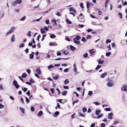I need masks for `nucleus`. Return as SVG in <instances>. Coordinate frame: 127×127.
<instances>
[{
	"label": "nucleus",
	"mask_w": 127,
	"mask_h": 127,
	"mask_svg": "<svg viewBox=\"0 0 127 127\" xmlns=\"http://www.w3.org/2000/svg\"><path fill=\"white\" fill-rule=\"evenodd\" d=\"M73 70L75 75H76L78 74V72L77 70L76 64L75 63L73 65Z\"/></svg>",
	"instance_id": "f257e3e1"
},
{
	"label": "nucleus",
	"mask_w": 127,
	"mask_h": 127,
	"mask_svg": "<svg viewBox=\"0 0 127 127\" xmlns=\"http://www.w3.org/2000/svg\"><path fill=\"white\" fill-rule=\"evenodd\" d=\"M13 84L17 89L19 88L20 87V86L18 84L17 82L15 80L13 81Z\"/></svg>",
	"instance_id": "f03ea898"
},
{
	"label": "nucleus",
	"mask_w": 127,
	"mask_h": 127,
	"mask_svg": "<svg viewBox=\"0 0 127 127\" xmlns=\"http://www.w3.org/2000/svg\"><path fill=\"white\" fill-rule=\"evenodd\" d=\"M121 89L122 91H126L127 90V86L124 85L121 88Z\"/></svg>",
	"instance_id": "7ed1b4c3"
},
{
	"label": "nucleus",
	"mask_w": 127,
	"mask_h": 127,
	"mask_svg": "<svg viewBox=\"0 0 127 127\" xmlns=\"http://www.w3.org/2000/svg\"><path fill=\"white\" fill-rule=\"evenodd\" d=\"M107 86L109 87H111L114 85V84L113 82H108L106 84Z\"/></svg>",
	"instance_id": "20e7f679"
},
{
	"label": "nucleus",
	"mask_w": 127,
	"mask_h": 127,
	"mask_svg": "<svg viewBox=\"0 0 127 127\" xmlns=\"http://www.w3.org/2000/svg\"><path fill=\"white\" fill-rule=\"evenodd\" d=\"M93 4L92 3H89L88 2H87V8H89L90 6H93Z\"/></svg>",
	"instance_id": "39448f33"
},
{
	"label": "nucleus",
	"mask_w": 127,
	"mask_h": 127,
	"mask_svg": "<svg viewBox=\"0 0 127 127\" xmlns=\"http://www.w3.org/2000/svg\"><path fill=\"white\" fill-rule=\"evenodd\" d=\"M107 73L106 72H105L102 74L100 75V77L102 78H104L105 76L107 75Z\"/></svg>",
	"instance_id": "423d86ee"
},
{
	"label": "nucleus",
	"mask_w": 127,
	"mask_h": 127,
	"mask_svg": "<svg viewBox=\"0 0 127 127\" xmlns=\"http://www.w3.org/2000/svg\"><path fill=\"white\" fill-rule=\"evenodd\" d=\"M73 40L74 41V43L76 44L79 45L80 44V42L79 41H78L76 39H74Z\"/></svg>",
	"instance_id": "0eeeda50"
},
{
	"label": "nucleus",
	"mask_w": 127,
	"mask_h": 127,
	"mask_svg": "<svg viewBox=\"0 0 127 127\" xmlns=\"http://www.w3.org/2000/svg\"><path fill=\"white\" fill-rule=\"evenodd\" d=\"M101 111L99 109H97L96 110V112L95 114L97 115L98 116L99 113Z\"/></svg>",
	"instance_id": "6e6552de"
},
{
	"label": "nucleus",
	"mask_w": 127,
	"mask_h": 127,
	"mask_svg": "<svg viewBox=\"0 0 127 127\" xmlns=\"http://www.w3.org/2000/svg\"><path fill=\"white\" fill-rule=\"evenodd\" d=\"M15 35H12L11 39V41L12 42H13L15 41Z\"/></svg>",
	"instance_id": "1a4fd4ad"
},
{
	"label": "nucleus",
	"mask_w": 127,
	"mask_h": 127,
	"mask_svg": "<svg viewBox=\"0 0 127 127\" xmlns=\"http://www.w3.org/2000/svg\"><path fill=\"white\" fill-rule=\"evenodd\" d=\"M113 114V113H110L108 114V119H112V116Z\"/></svg>",
	"instance_id": "9d476101"
},
{
	"label": "nucleus",
	"mask_w": 127,
	"mask_h": 127,
	"mask_svg": "<svg viewBox=\"0 0 127 127\" xmlns=\"http://www.w3.org/2000/svg\"><path fill=\"white\" fill-rule=\"evenodd\" d=\"M52 22L53 26H56L57 25L56 21V20L55 19L53 20Z\"/></svg>",
	"instance_id": "9b49d317"
},
{
	"label": "nucleus",
	"mask_w": 127,
	"mask_h": 127,
	"mask_svg": "<svg viewBox=\"0 0 127 127\" xmlns=\"http://www.w3.org/2000/svg\"><path fill=\"white\" fill-rule=\"evenodd\" d=\"M43 113L42 111H40L37 114V116L38 117H40L43 114Z\"/></svg>",
	"instance_id": "f8f14e48"
},
{
	"label": "nucleus",
	"mask_w": 127,
	"mask_h": 127,
	"mask_svg": "<svg viewBox=\"0 0 127 127\" xmlns=\"http://www.w3.org/2000/svg\"><path fill=\"white\" fill-rule=\"evenodd\" d=\"M36 71L39 74H40L41 73V71L39 68H37L36 70Z\"/></svg>",
	"instance_id": "ddd939ff"
},
{
	"label": "nucleus",
	"mask_w": 127,
	"mask_h": 127,
	"mask_svg": "<svg viewBox=\"0 0 127 127\" xmlns=\"http://www.w3.org/2000/svg\"><path fill=\"white\" fill-rule=\"evenodd\" d=\"M69 10L71 11H73L75 13H76L75 10L72 7H70L69 8Z\"/></svg>",
	"instance_id": "4468645a"
},
{
	"label": "nucleus",
	"mask_w": 127,
	"mask_h": 127,
	"mask_svg": "<svg viewBox=\"0 0 127 127\" xmlns=\"http://www.w3.org/2000/svg\"><path fill=\"white\" fill-rule=\"evenodd\" d=\"M70 48L72 51H74L75 50V48L72 45L70 46Z\"/></svg>",
	"instance_id": "2eb2a0df"
},
{
	"label": "nucleus",
	"mask_w": 127,
	"mask_h": 127,
	"mask_svg": "<svg viewBox=\"0 0 127 127\" xmlns=\"http://www.w3.org/2000/svg\"><path fill=\"white\" fill-rule=\"evenodd\" d=\"M53 78L55 80H57L58 78V75H57L55 76H53Z\"/></svg>",
	"instance_id": "dca6fc26"
},
{
	"label": "nucleus",
	"mask_w": 127,
	"mask_h": 127,
	"mask_svg": "<svg viewBox=\"0 0 127 127\" xmlns=\"http://www.w3.org/2000/svg\"><path fill=\"white\" fill-rule=\"evenodd\" d=\"M41 32L42 33H44L45 32V31L43 28H42L41 29Z\"/></svg>",
	"instance_id": "f3484780"
},
{
	"label": "nucleus",
	"mask_w": 127,
	"mask_h": 127,
	"mask_svg": "<svg viewBox=\"0 0 127 127\" xmlns=\"http://www.w3.org/2000/svg\"><path fill=\"white\" fill-rule=\"evenodd\" d=\"M15 27H12L11 28L10 31L12 33L15 30Z\"/></svg>",
	"instance_id": "a211bd4d"
},
{
	"label": "nucleus",
	"mask_w": 127,
	"mask_h": 127,
	"mask_svg": "<svg viewBox=\"0 0 127 127\" xmlns=\"http://www.w3.org/2000/svg\"><path fill=\"white\" fill-rule=\"evenodd\" d=\"M81 38V37L79 35H77L76 36L75 38H74V39H75L77 40H79Z\"/></svg>",
	"instance_id": "6ab92c4d"
},
{
	"label": "nucleus",
	"mask_w": 127,
	"mask_h": 127,
	"mask_svg": "<svg viewBox=\"0 0 127 127\" xmlns=\"http://www.w3.org/2000/svg\"><path fill=\"white\" fill-rule=\"evenodd\" d=\"M95 53V52L94 51V49H92L89 51L90 53L91 54H92L93 53Z\"/></svg>",
	"instance_id": "aec40b11"
},
{
	"label": "nucleus",
	"mask_w": 127,
	"mask_h": 127,
	"mask_svg": "<svg viewBox=\"0 0 127 127\" xmlns=\"http://www.w3.org/2000/svg\"><path fill=\"white\" fill-rule=\"evenodd\" d=\"M69 83V81L67 79H66L64 81V83L65 85L68 84Z\"/></svg>",
	"instance_id": "412c9836"
},
{
	"label": "nucleus",
	"mask_w": 127,
	"mask_h": 127,
	"mask_svg": "<svg viewBox=\"0 0 127 127\" xmlns=\"http://www.w3.org/2000/svg\"><path fill=\"white\" fill-rule=\"evenodd\" d=\"M68 53V52L67 51H64L63 52V53L64 55H67Z\"/></svg>",
	"instance_id": "4be33fe9"
},
{
	"label": "nucleus",
	"mask_w": 127,
	"mask_h": 127,
	"mask_svg": "<svg viewBox=\"0 0 127 127\" xmlns=\"http://www.w3.org/2000/svg\"><path fill=\"white\" fill-rule=\"evenodd\" d=\"M27 76L26 74L25 73H23L22 74L21 77L23 78H26Z\"/></svg>",
	"instance_id": "5701e85b"
},
{
	"label": "nucleus",
	"mask_w": 127,
	"mask_h": 127,
	"mask_svg": "<svg viewBox=\"0 0 127 127\" xmlns=\"http://www.w3.org/2000/svg\"><path fill=\"white\" fill-rule=\"evenodd\" d=\"M66 21L67 23L68 24H71L72 23V22L70 21H69L68 19H66Z\"/></svg>",
	"instance_id": "b1692460"
},
{
	"label": "nucleus",
	"mask_w": 127,
	"mask_h": 127,
	"mask_svg": "<svg viewBox=\"0 0 127 127\" xmlns=\"http://www.w3.org/2000/svg\"><path fill=\"white\" fill-rule=\"evenodd\" d=\"M67 92L66 91H64L62 92V95H65L67 94Z\"/></svg>",
	"instance_id": "393cba45"
},
{
	"label": "nucleus",
	"mask_w": 127,
	"mask_h": 127,
	"mask_svg": "<svg viewBox=\"0 0 127 127\" xmlns=\"http://www.w3.org/2000/svg\"><path fill=\"white\" fill-rule=\"evenodd\" d=\"M109 2V1L108 0H107L105 2V7H107V4L108 2Z\"/></svg>",
	"instance_id": "a878e982"
},
{
	"label": "nucleus",
	"mask_w": 127,
	"mask_h": 127,
	"mask_svg": "<svg viewBox=\"0 0 127 127\" xmlns=\"http://www.w3.org/2000/svg\"><path fill=\"white\" fill-rule=\"evenodd\" d=\"M17 3L16 1L13 2L12 3V6H14L16 5Z\"/></svg>",
	"instance_id": "bb28decb"
},
{
	"label": "nucleus",
	"mask_w": 127,
	"mask_h": 127,
	"mask_svg": "<svg viewBox=\"0 0 127 127\" xmlns=\"http://www.w3.org/2000/svg\"><path fill=\"white\" fill-rule=\"evenodd\" d=\"M26 19V17L25 16H24L23 18H22L20 19V21H23L25 20Z\"/></svg>",
	"instance_id": "cd10ccee"
},
{
	"label": "nucleus",
	"mask_w": 127,
	"mask_h": 127,
	"mask_svg": "<svg viewBox=\"0 0 127 127\" xmlns=\"http://www.w3.org/2000/svg\"><path fill=\"white\" fill-rule=\"evenodd\" d=\"M103 116V114L102 113L100 114L97 117V119L99 118L102 117Z\"/></svg>",
	"instance_id": "c85d7f7f"
},
{
	"label": "nucleus",
	"mask_w": 127,
	"mask_h": 127,
	"mask_svg": "<svg viewBox=\"0 0 127 127\" xmlns=\"http://www.w3.org/2000/svg\"><path fill=\"white\" fill-rule=\"evenodd\" d=\"M56 37V36L53 34H51L50 36V37L52 38H55Z\"/></svg>",
	"instance_id": "c756f323"
},
{
	"label": "nucleus",
	"mask_w": 127,
	"mask_h": 127,
	"mask_svg": "<svg viewBox=\"0 0 127 127\" xmlns=\"http://www.w3.org/2000/svg\"><path fill=\"white\" fill-rule=\"evenodd\" d=\"M21 111L23 113H24V109L23 108H22L21 107H20L19 108Z\"/></svg>",
	"instance_id": "7c9ffc66"
},
{
	"label": "nucleus",
	"mask_w": 127,
	"mask_h": 127,
	"mask_svg": "<svg viewBox=\"0 0 127 127\" xmlns=\"http://www.w3.org/2000/svg\"><path fill=\"white\" fill-rule=\"evenodd\" d=\"M43 28L45 29V31H48L49 29V28L45 26H44V27Z\"/></svg>",
	"instance_id": "2f4dec72"
},
{
	"label": "nucleus",
	"mask_w": 127,
	"mask_h": 127,
	"mask_svg": "<svg viewBox=\"0 0 127 127\" xmlns=\"http://www.w3.org/2000/svg\"><path fill=\"white\" fill-rule=\"evenodd\" d=\"M22 0H16V2L17 3L20 4Z\"/></svg>",
	"instance_id": "473e14b6"
},
{
	"label": "nucleus",
	"mask_w": 127,
	"mask_h": 127,
	"mask_svg": "<svg viewBox=\"0 0 127 127\" xmlns=\"http://www.w3.org/2000/svg\"><path fill=\"white\" fill-rule=\"evenodd\" d=\"M54 67V66L53 65H50L48 66V68L49 69L52 68Z\"/></svg>",
	"instance_id": "72a5a7b5"
},
{
	"label": "nucleus",
	"mask_w": 127,
	"mask_h": 127,
	"mask_svg": "<svg viewBox=\"0 0 127 127\" xmlns=\"http://www.w3.org/2000/svg\"><path fill=\"white\" fill-rule=\"evenodd\" d=\"M24 43H22L19 45V47L20 48H22L24 47Z\"/></svg>",
	"instance_id": "f704fd0d"
},
{
	"label": "nucleus",
	"mask_w": 127,
	"mask_h": 127,
	"mask_svg": "<svg viewBox=\"0 0 127 127\" xmlns=\"http://www.w3.org/2000/svg\"><path fill=\"white\" fill-rule=\"evenodd\" d=\"M80 6L82 8H84L83 4L82 3H81L80 4Z\"/></svg>",
	"instance_id": "c9c22d12"
},
{
	"label": "nucleus",
	"mask_w": 127,
	"mask_h": 127,
	"mask_svg": "<svg viewBox=\"0 0 127 127\" xmlns=\"http://www.w3.org/2000/svg\"><path fill=\"white\" fill-rule=\"evenodd\" d=\"M81 41L83 42H85L86 41V39L85 37H82L81 40Z\"/></svg>",
	"instance_id": "e433bc0d"
},
{
	"label": "nucleus",
	"mask_w": 127,
	"mask_h": 127,
	"mask_svg": "<svg viewBox=\"0 0 127 127\" xmlns=\"http://www.w3.org/2000/svg\"><path fill=\"white\" fill-rule=\"evenodd\" d=\"M101 66V65H98L97 66V67L95 68V69H96V70H98L100 67Z\"/></svg>",
	"instance_id": "4c0bfd02"
},
{
	"label": "nucleus",
	"mask_w": 127,
	"mask_h": 127,
	"mask_svg": "<svg viewBox=\"0 0 127 127\" xmlns=\"http://www.w3.org/2000/svg\"><path fill=\"white\" fill-rule=\"evenodd\" d=\"M78 114H79V116H82L83 117H85V116L83 114H82L80 113H78Z\"/></svg>",
	"instance_id": "58836bf2"
},
{
	"label": "nucleus",
	"mask_w": 127,
	"mask_h": 127,
	"mask_svg": "<svg viewBox=\"0 0 127 127\" xmlns=\"http://www.w3.org/2000/svg\"><path fill=\"white\" fill-rule=\"evenodd\" d=\"M42 17H41L40 18L38 19H36L34 20H33L32 21V22H34L35 21H37V22L39 21L40 19Z\"/></svg>",
	"instance_id": "ea45409f"
},
{
	"label": "nucleus",
	"mask_w": 127,
	"mask_h": 127,
	"mask_svg": "<svg viewBox=\"0 0 127 127\" xmlns=\"http://www.w3.org/2000/svg\"><path fill=\"white\" fill-rule=\"evenodd\" d=\"M82 111L83 112L85 113L87 111V110L86 108L84 107L82 109Z\"/></svg>",
	"instance_id": "a19ab883"
},
{
	"label": "nucleus",
	"mask_w": 127,
	"mask_h": 127,
	"mask_svg": "<svg viewBox=\"0 0 127 127\" xmlns=\"http://www.w3.org/2000/svg\"><path fill=\"white\" fill-rule=\"evenodd\" d=\"M111 54V53L110 52L106 53V55L108 57Z\"/></svg>",
	"instance_id": "79ce46f5"
},
{
	"label": "nucleus",
	"mask_w": 127,
	"mask_h": 127,
	"mask_svg": "<svg viewBox=\"0 0 127 127\" xmlns=\"http://www.w3.org/2000/svg\"><path fill=\"white\" fill-rule=\"evenodd\" d=\"M88 55V53H86L83 55V56L84 58H86L87 57Z\"/></svg>",
	"instance_id": "37998d69"
},
{
	"label": "nucleus",
	"mask_w": 127,
	"mask_h": 127,
	"mask_svg": "<svg viewBox=\"0 0 127 127\" xmlns=\"http://www.w3.org/2000/svg\"><path fill=\"white\" fill-rule=\"evenodd\" d=\"M103 61L99 60L98 62V64H103Z\"/></svg>",
	"instance_id": "c03bdc74"
},
{
	"label": "nucleus",
	"mask_w": 127,
	"mask_h": 127,
	"mask_svg": "<svg viewBox=\"0 0 127 127\" xmlns=\"http://www.w3.org/2000/svg\"><path fill=\"white\" fill-rule=\"evenodd\" d=\"M118 15L119 17H120V18H122V14L120 12L119 13H118Z\"/></svg>",
	"instance_id": "a18cd8bd"
},
{
	"label": "nucleus",
	"mask_w": 127,
	"mask_h": 127,
	"mask_svg": "<svg viewBox=\"0 0 127 127\" xmlns=\"http://www.w3.org/2000/svg\"><path fill=\"white\" fill-rule=\"evenodd\" d=\"M55 44L54 42H50L49 44V45L50 46H52L54 45Z\"/></svg>",
	"instance_id": "49530a36"
},
{
	"label": "nucleus",
	"mask_w": 127,
	"mask_h": 127,
	"mask_svg": "<svg viewBox=\"0 0 127 127\" xmlns=\"http://www.w3.org/2000/svg\"><path fill=\"white\" fill-rule=\"evenodd\" d=\"M55 14L59 16H60V13L58 11H57L56 13H55Z\"/></svg>",
	"instance_id": "de8ad7c7"
},
{
	"label": "nucleus",
	"mask_w": 127,
	"mask_h": 127,
	"mask_svg": "<svg viewBox=\"0 0 127 127\" xmlns=\"http://www.w3.org/2000/svg\"><path fill=\"white\" fill-rule=\"evenodd\" d=\"M45 23H46L47 25H48L50 24L49 21L48 19L47 20L45 21Z\"/></svg>",
	"instance_id": "09e8293b"
},
{
	"label": "nucleus",
	"mask_w": 127,
	"mask_h": 127,
	"mask_svg": "<svg viewBox=\"0 0 127 127\" xmlns=\"http://www.w3.org/2000/svg\"><path fill=\"white\" fill-rule=\"evenodd\" d=\"M27 88H22V90L24 92H26L27 90Z\"/></svg>",
	"instance_id": "8fccbe9b"
},
{
	"label": "nucleus",
	"mask_w": 127,
	"mask_h": 127,
	"mask_svg": "<svg viewBox=\"0 0 127 127\" xmlns=\"http://www.w3.org/2000/svg\"><path fill=\"white\" fill-rule=\"evenodd\" d=\"M95 123H92L90 125V127H95Z\"/></svg>",
	"instance_id": "3c124183"
},
{
	"label": "nucleus",
	"mask_w": 127,
	"mask_h": 127,
	"mask_svg": "<svg viewBox=\"0 0 127 127\" xmlns=\"http://www.w3.org/2000/svg\"><path fill=\"white\" fill-rule=\"evenodd\" d=\"M30 58L32 59L33 58V55L31 54L29 55Z\"/></svg>",
	"instance_id": "603ef678"
},
{
	"label": "nucleus",
	"mask_w": 127,
	"mask_h": 127,
	"mask_svg": "<svg viewBox=\"0 0 127 127\" xmlns=\"http://www.w3.org/2000/svg\"><path fill=\"white\" fill-rule=\"evenodd\" d=\"M27 95H28L29 96H30V91L28 90V92L26 94Z\"/></svg>",
	"instance_id": "864d4df0"
},
{
	"label": "nucleus",
	"mask_w": 127,
	"mask_h": 127,
	"mask_svg": "<svg viewBox=\"0 0 127 127\" xmlns=\"http://www.w3.org/2000/svg\"><path fill=\"white\" fill-rule=\"evenodd\" d=\"M111 42V40L110 39H107L106 41V43H110Z\"/></svg>",
	"instance_id": "5fc2aeb1"
},
{
	"label": "nucleus",
	"mask_w": 127,
	"mask_h": 127,
	"mask_svg": "<svg viewBox=\"0 0 127 127\" xmlns=\"http://www.w3.org/2000/svg\"><path fill=\"white\" fill-rule=\"evenodd\" d=\"M106 111H109L110 110V109L109 108H106L104 109Z\"/></svg>",
	"instance_id": "6e6d98bb"
},
{
	"label": "nucleus",
	"mask_w": 127,
	"mask_h": 127,
	"mask_svg": "<svg viewBox=\"0 0 127 127\" xmlns=\"http://www.w3.org/2000/svg\"><path fill=\"white\" fill-rule=\"evenodd\" d=\"M123 4L124 6L127 5V3L126 2V1H125L124 2H123Z\"/></svg>",
	"instance_id": "4d7b16f0"
},
{
	"label": "nucleus",
	"mask_w": 127,
	"mask_h": 127,
	"mask_svg": "<svg viewBox=\"0 0 127 127\" xmlns=\"http://www.w3.org/2000/svg\"><path fill=\"white\" fill-rule=\"evenodd\" d=\"M92 91H90L88 93V95L90 96H91L92 95Z\"/></svg>",
	"instance_id": "13d9d810"
},
{
	"label": "nucleus",
	"mask_w": 127,
	"mask_h": 127,
	"mask_svg": "<svg viewBox=\"0 0 127 127\" xmlns=\"http://www.w3.org/2000/svg\"><path fill=\"white\" fill-rule=\"evenodd\" d=\"M31 109L32 111L33 112L34 110V108L33 107H32L31 108Z\"/></svg>",
	"instance_id": "bf43d9fd"
},
{
	"label": "nucleus",
	"mask_w": 127,
	"mask_h": 127,
	"mask_svg": "<svg viewBox=\"0 0 127 127\" xmlns=\"http://www.w3.org/2000/svg\"><path fill=\"white\" fill-rule=\"evenodd\" d=\"M4 107V105H2L1 103H0V108H3Z\"/></svg>",
	"instance_id": "052dcab7"
},
{
	"label": "nucleus",
	"mask_w": 127,
	"mask_h": 127,
	"mask_svg": "<svg viewBox=\"0 0 127 127\" xmlns=\"http://www.w3.org/2000/svg\"><path fill=\"white\" fill-rule=\"evenodd\" d=\"M31 32L30 31H29L28 32V35L29 36H31Z\"/></svg>",
	"instance_id": "680f3d73"
},
{
	"label": "nucleus",
	"mask_w": 127,
	"mask_h": 127,
	"mask_svg": "<svg viewBox=\"0 0 127 127\" xmlns=\"http://www.w3.org/2000/svg\"><path fill=\"white\" fill-rule=\"evenodd\" d=\"M91 35H87L86 36V38L87 39H89L91 38Z\"/></svg>",
	"instance_id": "e2e57ef3"
},
{
	"label": "nucleus",
	"mask_w": 127,
	"mask_h": 127,
	"mask_svg": "<svg viewBox=\"0 0 127 127\" xmlns=\"http://www.w3.org/2000/svg\"><path fill=\"white\" fill-rule=\"evenodd\" d=\"M26 101L28 103H29V100L28 99L27 97H26Z\"/></svg>",
	"instance_id": "0e129e2a"
},
{
	"label": "nucleus",
	"mask_w": 127,
	"mask_h": 127,
	"mask_svg": "<svg viewBox=\"0 0 127 127\" xmlns=\"http://www.w3.org/2000/svg\"><path fill=\"white\" fill-rule=\"evenodd\" d=\"M12 32L9 31L8 32L6 35V36L7 35H8L10 34V33H11Z\"/></svg>",
	"instance_id": "69168bd1"
},
{
	"label": "nucleus",
	"mask_w": 127,
	"mask_h": 127,
	"mask_svg": "<svg viewBox=\"0 0 127 127\" xmlns=\"http://www.w3.org/2000/svg\"><path fill=\"white\" fill-rule=\"evenodd\" d=\"M93 31V30L91 29H89L87 30V32H89Z\"/></svg>",
	"instance_id": "338daca9"
},
{
	"label": "nucleus",
	"mask_w": 127,
	"mask_h": 127,
	"mask_svg": "<svg viewBox=\"0 0 127 127\" xmlns=\"http://www.w3.org/2000/svg\"><path fill=\"white\" fill-rule=\"evenodd\" d=\"M105 125L104 123H102L101 124V127H105Z\"/></svg>",
	"instance_id": "774afa93"
}]
</instances>
